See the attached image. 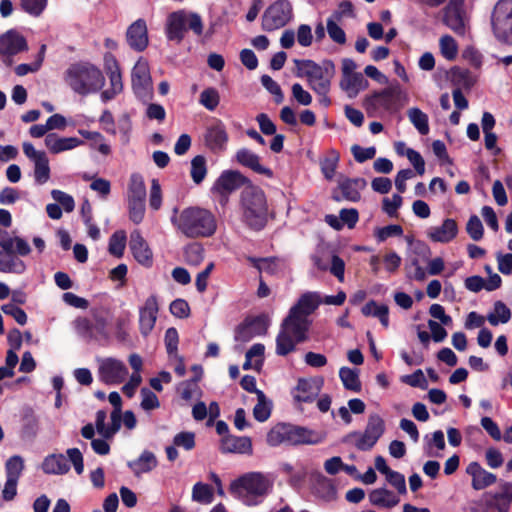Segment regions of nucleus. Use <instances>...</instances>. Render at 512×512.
Returning a JSON list of instances; mask_svg holds the SVG:
<instances>
[{
    "mask_svg": "<svg viewBox=\"0 0 512 512\" xmlns=\"http://www.w3.org/2000/svg\"><path fill=\"white\" fill-rule=\"evenodd\" d=\"M320 303L317 293L306 292L291 307L276 337V353L278 355L286 356L295 350L297 343L307 340V333L312 323L309 316L319 307Z\"/></svg>",
    "mask_w": 512,
    "mask_h": 512,
    "instance_id": "obj_1",
    "label": "nucleus"
},
{
    "mask_svg": "<svg viewBox=\"0 0 512 512\" xmlns=\"http://www.w3.org/2000/svg\"><path fill=\"white\" fill-rule=\"evenodd\" d=\"M242 223L252 231H262L268 224L269 205L265 192L253 183L245 186L239 197Z\"/></svg>",
    "mask_w": 512,
    "mask_h": 512,
    "instance_id": "obj_2",
    "label": "nucleus"
},
{
    "mask_svg": "<svg viewBox=\"0 0 512 512\" xmlns=\"http://www.w3.org/2000/svg\"><path fill=\"white\" fill-rule=\"evenodd\" d=\"M273 479L262 472L245 473L229 485L230 494L246 506L261 504L273 490Z\"/></svg>",
    "mask_w": 512,
    "mask_h": 512,
    "instance_id": "obj_3",
    "label": "nucleus"
},
{
    "mask_svg": "<svg viewBox=\"0 0 512 512\" xmlns=\"http://www.w3.org/2000/svg\"><path fill=\"white\" fill-rule=\"evenodd\" d=\"M171 221L182 234L192 239L211 237L217 229L214 214L200 207H187Z\"/></svg>",
    "mask_w": 512,
    "mask_h": 512,
    "instance_id": "obj_4",
    "label": "nucleus"
},
{
    "mask_svg": "<svg viewBox=\"0 0 512 512\" xmlns=\"http://www.w3.org/2000/svg\"><path fill=\"white\" fill-rule=\"evenodd\" d=\"M65 81L75 93L86 96L100 91L105 84V77L96 65L80 61L68 67Z\"/></svg>",
    "mask_w": 512,
    "mask_h": 512,
    "instance_id": "obj_5",
    "label": "nucleus"
},
{
    "mask_svg": "<svg viewBox=\"0 0 512 512\" xmlns=\"http://www.w3.org/2000/svg\"><path fill=\"white\" fill-rule=\"evenodd\" d=\"M325 438L326 433L323 431L313 430L290 423H280L268 432L267 443L273 447L281 443H288L290 445H315L322 443Z\"/></svg>",
    "mask_w": 512,
    "mask_h": 512,
    "instance_id": "obj_6",
    "label": "nucleus"
},
{
    "mask_svg": "<svg viewBox=\"0 0 512 512\" xmlns=\"http://www.w3.org/2000/svg\"><path fill=\"white\" fill-rule=\"evenodd\" d=\"M296 76L307 79L309 87L314 92H329L331 81L335 75V64L330 59H325L321 64L310 59H295Z\"/></svg>",
    "mask_w": 512,
    "mask_h": 512,
    "instance_id": "obj_7",
    "label": "nucleus"
},
{
    "mask_svg": "<svg viewBox=\"0 0 512 512\" xmlns=\"http://www.w3.org/2000/svg\"><path fill=\"white\" fill-rule=\"evenodd\" d=\"M188 29L196 36L203 34L204 24L198 13L181 9L168 15L165 25V35L169 41L180 44L184 40L185 33Z\"/></svg>",
    "mask_w": 512,
    "mask_h": 512,
    "instance_id": "obj_8",
    "label": "nucleus"
},
{
    "mask_svg": "<svg viewBox=\"0 0 512 512\" xmlns=\"http://www.w3.org/2000/svg\"><path fill=\"white\" fill-rule=\"evenodd\" d=\"M407 95L399 83L390 85L382 90L373 91L364 98L363 105L369 116H375L379 111L393 112L402 106Z\"/></svg>",
    "mask_w": 512,
    "mask_h": 512,
    "instance_id": "obj_9",
    "label": "nucleus"
},
{
    "mask_svg": "<svg viewBox=\"0 0 512 512\" xmlns=\"http://www.w3.org/2000/svg\"><path fill=\"white\" fill-rule=\"evenodd\" d=\"M491 27L496 40L512 46V0H498L491 13Z\"/></svg>",
    "mask_w": 512,
    "mask_h": 512,
    "instance_id": "obj_10",
    "label": "nucleus"
},
{
    "mask_svg": "<svg viewBox=\"0 0 512 512\" xmlns=\"http://www.w3.org/2000/svg\"><path fill=\"white\" fill-rule=\"evenodd\" d=\"M293 18V7L289 0H276L262 15L261 27L272 32L285 27Z\"/></svg>",
    "mask_w": 512,
    "mask_h": 512,
    "instance_id": "obj_11",
    "label": "nucleus"
},
{
    "mask_svg": "<svg viewBox=\"0 0 512 512\" xmlns=\"http://www.w3.org/2000/svg\"><path fill=\"white\" fill-rule=\"evenodd\" d=\"M132 89L140 101L147 103L153 98V84L148 61L140 57L131 71Z\"/></svg>",
    "mask_w": 512,
    "mask_h": 512,
    "instance_id": "obj_12",
    "label": "nucleus"
},
{
    "mask_svg": "<svg viewBox=\"0 0 512 512\" xmlns=\"http://www.w3.org/2000/svg\"><path fill=\"white\" fill-rule=\"evenodd\" d=\"M252 183L251 180L238 170H224L214 182L211 191L220 195L226 202L228 196L242 186Z\"/></svg>",
    "mask_w": 512,
    "mask_h": 512,
    "instance_id": "obj_13",
    "label": "nucleus"
},
{
    "mask_svg": "<svg viewBox=\"0 0 512 512\" xmlns=\"http://www.w3.org/2000/svg\"><path fill=\"white\" fill-rule=\"evenodd\" d=\"M0 272L22 274L26 270L24 261L14 255L8 231L0 229Z\"/></svg>",
    "mask_w": 512,
    "mask_h": 512,
    "instance_id": "obj_14",
    "label": "nucleus"
},
{
    "mask_svg": "<svg viewBox=\"0 0 512 512\" xmlns=\"http://www.w3.org/2000/svg\"><path fill=\"white\" fill-rule=\"evenodd\" d=\"M269 327L268 317L264 314L247 317L235 329V340L240 342H248L255 336H263L267 334Z\"/></svg>",
    "mask_w": 512,
    "mask_h": 512,
    "instance_id": "obj_15",
    "label": "nucleus"
},
{
    "mask_svg": "<svg viewBox=\"0 0 512 512\" xmlns=\"http://www.w3.org/2000/svg\"><path fill=\"white\" fill-rule=\"evenodd\" d=\"M28 50L24 36L14 30H9L0 36V58L6 65H11V57Z\"/></svg>",
    "mask_w": 512,
    "mask_h": 512,
    "instance_id": "obj_16",
    "label": "nucleus"
},
{
    "mask_svg": "<svg viewBox=\"0 0 512 512\" xmlns=\"http://www.w3.org/2000/svg\"><path fill=\"white\" fill-rule=\"evenodd\" d=\"M99 379L107 385H117L122 383L127 375L128 369L126 365L118 359H104L98 369Z\"/></svg>",
    "mask_w": 512,
    "mask_h": 512,
    "instance_id": "obj_17",
    "label": "nucleus"
},
{
    "mask_svg": "<svg viewBox=\"0 0 512 512\" xmlns=\"http://www.w3.org/2000/svg\"><path fill=\"white\" fill-rule=\"evenodd\" d=\"M126 41L136 52H143L148 47V28L144 19H137L127 28Z\"/></svg>",
    "mask_w": 512,
    "mask_h": 512,
    "instance_id": "obj_18",
    "label": "nucleus"
},
{
    "mask_svg": "<svg viewBox=\"0 0 512 512\" xmlns=\"http://www.w3.org/2000/svg\"><path fill=\"white\" fill-rule=\"evenodd\" d=\"M367 185L364 178H344L339 180L338 188L341 192V196L333 193L332 199L336 202L347 200L350 202H358L361 199L360 191L363 190Z\"/></svg>",
    "mask_w": 512,
    "mask_h": 512,
    "instance_id": "obj_19",
    "label": "nucleus"
},
{
    "mask_svg": "<svg viewBox=\"0 0 512 512\" xmlns=\"http://www.w3.org/2000/svg\"><path fill=\"white\" fill-rule=\"evenodd\" d=\"M322 383V380L300 378L292 391L294 401L312 403L319 395Z\"/></svg>",
    "mask_w": 512,
    "mask_h": 512,
    "instance_id": "obj_20",
    "label": "nucleus"
},
{
    "mask_svg": "<svg viewBox=\"0 0 512 512\" xmlns=\"http://www.w3.org/2000/svg\"><path fill=\"white\" fill-rule=\"evenodd\" d=\"M228 139L226 127L221 121H217L214 125L208 127L204 135L205 145L213 153L226 150Z\"/></svg>",
    "mask_w": 512,
    "mask_h": 512,
    "instance_id": "obj_21",
    "label": "nucleus"
},
{
    "mask_svg": "<svg viewBox=\"0 0 512 512\" xmlns=\"http://www.w3.org/2000/svg\"><path fill=\"white\" fill-rule=\"evenodd\" d=\"M158 310L159 307L156 296H149L144 306L139 310V329L143 336H147L154 328Z\"/></svg>",
    "mask_w": 512,
    "mask_h": 512,
    "instance_id": "obj_22",
    "label": "nucleus"
},
{
    "mask_svg": "<svg viewBox=\"0 0 512 512\" xmlns=\"http://www.w3.org/2000/svg\"><path fill=\"white\" fill-rule=\"evenodd\" d=\"M129 246L139 264L147 268L153 265V253L140 231L135 230L131 233Z\"/></svg>",
    "mask_w": 512,
    "mask_h": 512,
    "instance_id": "obj_23",
    "label": "nucleus"
},
{
    "mask_svg": "<svg viewBox=\"0 0 512 512\" xmlns=\"http://www.w3.org/2000/svg\"><path fill=\"white\" fill-rule=\"evenodd\" d=\"M512 504V484L505 482L501 491L485 500V506L490 512H508Z\"/></svg>",
    "mask_w": 512,
    "mask_h": 512,
    "instance_id": "obj_24",
    "label": "nucleus"
},
{
    "mask_svg": "<svg viewBox=\"0 0 512 512\" xmlns=\"http://www.w3.org/2000/svg\"><path fill=\"white\" fill-rule=\"evenodd\" d=\"M235 159L240 165L251 169L257 174L264 175L268 178L274 176L272 169L261 165L260 156L247 148L239 149L235 154Z\"/></svg>",
    "mask_w": 512,
    "mask_h": 512,
    "instance_id": "obj_25",
    "label": "nucleus"
},
{
    "mask_svg": "<svg viewBox=\"0 0 512 512\" xmlns=\"http://www.w3.org/2000/svg\"><path fill=\"white\" fill-rule=\"evenodd\" d=\"M466 473L472 477V488L474 490H483L497 481V476L485 470L478 462H471L467 468Z\"/></svg>",
    "mask_w": 512,
    "mask_h": 512,
    "instance_id": "obj_26",
    "label": "nucleus"
},
{
    "mask_svg": "<svg viewBox=\"0 0 512 512\" xmlns=\"http://www.w3.org/2000/svg\"><path fill=\"white\" fill-rule=\"evenodd\" d=\"M458 234L457 222L452 218H446L441 226L430 227L427 231L428 238L433 242L449 243Z\"/></svg>",
    "mask_w": 512,
    "mask_h": 512,
    "instance_id": "obj_27",
    "label": "nucleus"
},
{
    "mask_svg": "<svg viewBox=\"0 0 512 512\" xmlns=\"http://www.w3.org/2000/svg\"><path fill=\"white\" fill-rule=\"evenodd\" d=\"M220 450L222 453L248 454L252 452V441L248 436L226 435L221 439Z\"/></svg>",
    "mask_w": 512,
    "mask_h": 512,
    "instance_id": "obj_28",
    "label": "nucleus"
},
{
    "mask_svg": "<svg viewBox=\"0 0 512 512\" xmlns=\"http://www.w3.org/2000/svg\"><path fill=\"white\" fill-rule=\"evenodd\" d=\"M104 70L110 81V88L118 93L123 91L122 73L116 57L111 52L103 56Z\"/></svg>",
    "mask_w": 512,
    "mask_h": 512,
    "instance_id": "obj_29",
    "label": "nucleus"
},
{
    "mask_svg": "<svg viewBox=\"0 0 512 512\" xmlns=\"http://www.w3.org/2000/svg\"><path fill=\"white\" fill-rule=\"evenodd\" d=\"M83 141L76 137H59L56 133H48L45 137V145L53 154L76 148Z\"/></svg>",
    "mask_w": 512,
    "mask_h": 512,
    "instance_id": "obj_30",
    "label": "nucleus"
},
{
    "mask_svg": "<svg viewBox=\"0 0 512 512\" xmlns=\"http://www.w3.org/2000/svg\"><path fill=\"white\" fill-rule=\"evenodd\" d=\"M41 469L48 475H64L69 472L70 465L63 454L53 453L44 458Z\"/></svg>",
    "mask_w": 512,
    "mask_h": 512,
    "instance_id": "obj_31",
    "label": "nucleus"
},
{
    "mask_svg": "<svg viewBox=\"0 0 512 512\" xmlns=\"http://www.w3.org/2000/svg\"><path fill=\"white\" fill-rule=\"evenodd\" d=\"M127 465L134 475L139 476L152 471L158 465V461L153 452L144 450L137 459L129 461Z\"/></svg>",
    "mask_w": 512,
    "mask_h": 512,
    "instance_id": "obj_32",
    "label": "nucleus"
},
{
    "mask_svg": "<svg viewBox=\"0 0 512 512\" xmlns=\"http://www.w3.org/2000/svg\"><path fill=\"white\" fill-rule=\"evenodd\" d=\"M369 83L360 72L352 75L342 77L340 87L343 91L347 92L349 97H355L361 90L368 87Z\"/></svg>",
    "mask_w": 512,
    "mask_h": 512,
    "instance_id": "obj_33",
    "label": "nucleus"
},
{
    "mask_svg": "<svg viewBox=\"0 0 512 512\" xmlns=\"http://www.w3.org/2000/svg\"><path fill=\"white\" fill-rule=\"evenodd\" d=\"M369 501L376 507L390 509L396 506L400 500L392 491L378 488L370 492Z\"/></svg>",
    "mask_w": 512,
    "mask_h": 512,
    "instance_id": "obj_34",
    "label": "nucleus"
},
{
    "mask_svg": "<svg viewBox=\"0 0 512 512\" xmlns=\"http://www.w3.org/2000/svg\"><path fill=\"white\" fill-rule=\"evenodd\" d=\"M361 312L366 317L378 318L384 328L389 327V307L387 305H378L375 300H370L361 308Z\"/></svg>",
    "mask_w": 512,
    "mask_h": 512,
    "instance_id": "obj_35",
    "label": "nucleus"
},
{
    "mask_svg": "<svg viewBox=\"0 0 512 512\" xmlns=\"http://www.w3.org/2000/svg\"><path fill=\"white\" fill-rule=\"evenodd\" d=\"M192 370L195 372L194 377L181 382L178 387V392L180 393L181 398L185 401H190L193 398L194 393L198 389V382L200 381L203 373L201 366L194 365Z\"/></svg>",
    "mask_w": 512,
    "mask_h": 512,
    "instance_id": "obj_36",
    "label": "nucleus"
},
{
    "mask_svg": "<svg viewBox=\"0 0 512 512\" xmlns=\"http://www.w3.org/2000/svg\"><path fill=\"white\" fill-rule=\"evenodd\" d=\"M450 81L455 86H462L465 89H471L475 83L476 79L470 72V70L466 68H461L459 66H454L450 69Z\"/></svg>",
    "mask_w": 512,
    "mask_h": 512,
    "instance_id": "obj_37",
    "label": "nucleus"
},
{
    "mask_svg": "<svg viewBox=\"0 0 512 512\" xmlns=\"http://www.w3.org/2000/svg\"><path fill=\"white\" fill-rule=\"evenodd\" d=\"M339 377L345 389L360 392L362 385L359 378V371L349 367H341L339 370Z\"/></svg>",
    "mask_w": 512,
    "mask_h": 512,
    "instance_id": "obj_38",
    "label": "nucleus"
},
{
    "mask_svg": "<svg viewBox=\"0 0 512 512\" xmlns=\"http://www.w3.org/2000/svg\"><path fill=\"white\" fill-rule=\"evenodd\" d=\"M108 400L113 406L111 412V431L117 433L121 428L122 423V399L118 392L113 391L109 394Z\"/></svg>",
    "mask_w": 512,
    "mask_h": 512,
    "instance_id": "obj_39",
    "label": "nucleus"
},
{
    "mask_svg": "<svg viewBox=\"0 0 512 512\" xmlns=\"http://www.w3.org/2000/svg\"><path fill=\"white\" fill-rule=\"evenodd\" d=\"M146 199V186L143 176L139 173H133L128 185V200Z\"/></svg>",
    "mask_w": 512,
    "mask_h": 512,
    "instance_id": "obj_40",
    "label": "nucleus"
},
{
    "mask_svg": "<svg viewBox=\"0 0 512 512\" xmlns=\"http://www.w3.org/2000/svg\"><path fill=\"white\" fill-rule=\"evenodd\" d=\"M207 172V161L203 155H197L192 158L190 176L196 185H199L204 181Z\"/></svg>",
    "mask_w": 512,
    "mask_h": 512,
    "instance_id": "obj_41",
    "label": "nucleus"
},
{
    "mask_svg": "<svg viewBox=\"0 0 512 512\" xmlns=\"http://www.w3.org/2000/svg\"><path fill=\"white\" fill-rule=\"evenodd\" d=\"M511 319V311L502 301L494 303V311L487 316L488 322L492 326H497L499 323H507Z\"/></svg>",
    "mask_w": 512,
    "mask_h": 512,
    "instance_id": "obj_42",
    "label": "nucleus"
},
{
    "mask_svg": "<svg viewBox=\"0 0 512 512\" xmlns=\"http://www.w3.org/2000/svg\"><path fill=\"white\" fill-rule=\"evenodd\" d=\"M272 403L267 400L264 392L257 395V403L253 408V416L259 422H265L271 415Z\"/></svg>",
    "mask_w": 512,
    "mask_h": 512,
    "instance_id": "obj_43",
    "label": "nucleus"
},
{
    "mask_svg": "<svg viewBox=\"0 0 512 512\" xmlns=\"http://www.w3.org/2000/svg\"><path fill=\"white\" fill-rule=\"evenodd\" d=\"M34 179L36 183L42 185L50 179L49 159L45 154L34 161Z\"/></svg>",
    "mask_w": 512,
    "mask_h": 512,
    "instance_id": "obj_44",
    "label": "nucleus"
},
{
    "mask_svg": "<svg viewBox=\"0 0 512 512\" xmlns=\"http://www.w3.org/2000/svg\"><path fill=\"white\" fill-rule=\"evenodd\" d=\"M409 120L418 130L421 135H427L429 133V122L428 116L419 108H410L407 112Z\"/></svg>",
    "mask_w": 512,
    "mask_h": 512,
    "instance_id": "obj_45",
    "label": "nucleus"
},
{
    "mask_svg": "<svg viewBox=\"0 0 512 512\" xmlns=\"http://www.w3.org/2000/svg\"><path fill=\"white\" fill-rule=\"evenodd\" d=\"M126 233L123 230L115 231L109 238L108 251L111 255L121 258L126 247Z\"/></svg>",
    "mask_w": 512,
    "mask_h": 512,
    "instance_id": "obj_46",
    "label": "nucleus"
},
{
    "mask_svg": "<svg viewBox=\"0 0 512 512\" xmlns=\"http://www.w3.org/2000/svg\"><path fill=\"white\" fill-rule=\"evenodd\" d=\"M384 432L385 422L383 418L379 414H371L368 418V422L365 427L364 433L372 436L373 439H376L378 441L384 434Z\"/></svg>",
    "mask_w": 512,
    "mask_h": 512,
    "instance_id": "obj_47",
    "label": "nucleus"
},
{
    "mask_svg": "<svg viewBox=\"0 0 512 512\" xmlns=\"http://www.w3.org/2000/svg\"><path fill=\"white\" fill-rule=\"evenodd\" d=\"M351 438H356L354 445L359 451H369L377 443V440L373 439L372 436L365 434L364 432L360 433L357 431L351 432L348 435H346L343 439V442H349Z\"/></svg>",
    "mask_w": 512,
    "mask_h": 512,
    "instance_id": "obj_48",
    "label": "nucleus"
},
{
    "mask_svg": "<svg viewBox=\"0 0 512 512\" xmlns=\"http://www.w3.org/2000/svg\"><path fill=\"white\" fill-rule=\"evenodd\" d=\"M24 468V460L20 455L11 456L5 463L6 478L18 481Z\"/></svg>",
    "mask_w": 512,
    "mask_h": 512,
    "instance_id": "obj_49",
    "label": "nucleus"
},
{
    "mask_svg": "<svg viewBox=\"0 0 512 512\" xmlns=\"http://www.w3.org/2000/svg\"><path fill=\"white\" fill-rule=\"evenodd\" d=\"M184 258L187 264L197 266L204 259V248L202 244L194 242L185 246Z\"/></svg>",
    "mask_w": 512,
    "mask_h": 512,
    "instance_id": "obj_50",
    "label": "nucleus"
},
{
    "mask_svg": "<svg viewBox=\"0 0 512 512\" xmlns=\"http://www.w3.org/2000/svg\"><path fill=\"white\" fill-rule=\"evenodd\" d=\"M443 21L451 30L458 35L465 34V24L463 19V12H447L444 11Z\"/></svg>",
    "mask_w": 512,
    "mask_h": 512,
    "instance_id": "obj_51",
    "label": "nucleus"
},
{
    "mask_svg": "<svg viewBox=\"0 0 512 512\" xmlns=\"http://www.w3.org/2000/svg\"><path fill=\"white\" fill-rule=\"evenodd\" d=\"M339 162V153L331 150L329 156L320 162L321 172L327 180H332Z\"/></svg>",
    "mask_w": 512,
    "mask_h": 512,
    "instance_id": "obj_52",
    "label": "nucleus"
},
{
    "mask_svg": "<svg viewBox=\"0 0 512 512\" xmlns=\"http://www.w3.org/2000/svg\"><path fill=\"white\" fill-rule=\"evenodd\" d=\"M199 102L207 110L214 111L220 102L218 91L213 87L204 89L200 94Z\"/></svg>",
    "mask_w": 512,
    "mask_h": 512,
    "instance_id": "obj_53",
    "label": "nucleus"
},
{
    "mask_svg": "<svg viewBox=\"0 0 512 512\" xmlns=\"http://www.w3.org/2000/svg\"><path fill=\"white\" fill-rule=\"evenodd\" d=\"M192 499L200 503H211L213 501L212 488L208 484L196 483L192 489Z\"/></svg>",
    "mask_w": 512,
    "mask_h": 512,
    "instance_id": "obj_54",
    "label": "nucleus"
},
{
    "mask_svg": "<svg viewBox=\"0 0 512 512\" xmlns=\"http://www.w3.org/2000/svg\"><path fill=\"white\" fill-rule=\"evenodd\" d=\"M129 219L134 224H140L145 215V201L144 200H128Z\"/></svg>",
    "mask_w": 512,
    "mask_h": 512,
    "instance_id": "obj_55",
    "label": "nucleus"
},
{
    "mask_svg": "<svg viewBox=\"0 0 512 512\" xmlns=\"http://www.w3.org/2000/svg\"><path fill=\"white\" fill-rule=\"evenodd\" d=\"M48 0H20L23 11L33 17H39L47 7Z\"/></svg>",
    "mask_w": 512,
    "mask_h": 512,
    "instance_id": "obj_56",
    "label": "nucleus"
},
{
    "mask_svg": "<svg viewBox=\"0 0 512 512\" xmlns=\"http://www.w3.org/2000/svg\"><path fill=\"white\" fill-rule=\"evenodd\" d=\"M440 49L443 57L454 60L457 56L458 46L453 37L444 35L440 38Z\"/></svg>",
    "mask_w": 512,
    "mask_h": 512,
    "instance_id": "obj_57",
    "label": "nucleus"
},
{
    "mask_svg": "<svg viewBox=\"0 0 512 512\" xmlns=\"http://www.w3.org/2000/svg\"><path fill=\"white\" fill-rule=\"evenodd\" d=\"M73 323H74V328H75L76 332L80 336H82L84 338H88V339L95 338V334H94L95 331L93 329L92 320H90L87 317H77Z\"/></svg>",
    "mask_w": 512,
    "mask_h": 512,
    "instance_id": "obj_58",
    "label": "nucleus"
},
{
    "mask_svg": "<svg viewBox=\"0 0 512 512\" xmlns=\"http://www.w3.org/2000/svg\"><path fill=\"white\" fill-rule=\"evenodd\" d=\"M91 315H92V318H93V329L94 331L107 338L108 336V333H107V318L105 317L104 315V312L103 310L101 309H98V308H93L91 309Z\"/></svg>",
    "mask_w": 512,
    "mask_h": 512,
    "instance_id": "obj_59",
    "label": "nucleus"
},
{
    "mask_svg": "<svg viewBox=\"0 0 512 512\" xmlns=\"http://www.w3.org/2000/svg\"><path fill=\"white\" fill-rule=\"evenodd\" d=\"M338 20L333 18L327 19V32L332 41L337 44L343 45L346 43L345 31L337 24Z\"/></svg>",
    "mask_w": 512,
    "mask_h": 512,
    "instance_id": "obj_60",
    "label": "nucleus"
},
{
    "mask_svg": "<svg viewBox=\"0 0 512 512\" xmlns=\"http://www.w3.org/2000/svg\"><path fill=\"white\" fill-rule=\"evenodd\" d=\"M403 234L402 226L398 224H391L384 227L376 228L375 237L379 242H384L389 237L401 236Z\"/></svg>",
    "mask_w": 512,
    "mask_h": 512,
    "instance_id": "obj_61",
    "label": "nucleus"
},
{
    "mask_svg": "<svg viewBox=\"0 0 512 512\" xmlns=\"http://www.w3.org/2000/svg\"><path fill=\"white\" fill-rule=\"evenodd\" d=\"M466 231L474 241H479L483 238L484 228L477 215L470 216L466 225Z\"/></svg>",
    "mask_w": 512,
    "mask_h": 512,
    "instance_id": "obj_62",
    "label": "nucleus"
},
{
    "mask_svg": "<svg viewBox=\"0 0 512 512\" xmlns=\"http://www.w3.org/2000/svg\"><path fill=\"white\" fill-rule=\"evenodd\" d=\"M142 396L141 408L145 411L154 410L160 407V402L157 395L150 389L144 387L140 391Z\"/></svg>",
    "mask_w": 512,
    "mask_h": 512,
    "instance_id": "obj_63",
    "label": "nucleus"
},
{
    "mask_svg": "<svg viewBox=\"0 0 512 512\" xmlns=\"http://www.w3.org/2000/svg\"><path fill=\"white\" fill-rule=\"evenodd\" d=\"M165 347L169 356L176 355L178 351L179 335L174 327H170L165 332Z\"/></svg>",
    "mask_w": 512,
    "mask_h": 512,
    "instance_id": "obj_64",
    "label": "nucleus"
}]
</instances>
